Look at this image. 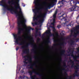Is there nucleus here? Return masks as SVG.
Wrapping results in <instances>:
<instances>
[{"label":"nucleus","instance_id":"obj_58","mask_svg":"<svg viewBox=\"0 0 79 79\" xmlns=\"http://www.w3.org/2000/svg\"><path fill=\"white\" fill-rule=\"evenodd\" d=\"M68 56H71V55H70V54H69L68 55Z\"/></svg>","mask_w":79,"mask_h":79},{"label":"nucleus","instance_id":"obj_56","mask_svg":"<svg viewBox=\"0 0 79 79\" xmlns=\"http://www.w3.org/2000/svg\"><path fill=\"white\" fill-rule=\"evenodd\" d=\"M46 3H46V2H44L43 3H44V4H46Z\"/></svg>","mask_w":79,"mask_h":79},{"label":"nucleus","instance_id":"obj_39","mask_svg":"<svg viewBox=\"0 0 79 79\" xmlns=\"http://www.w3.org/2000/svg\"><path fill=\"white\" fill-rule=\"evenodd\" d=\"M26 60H25V61H23V63H26V64H27V62H26Z\"/></svg>","mask_w":79,"mask_h":79},{"label":"nucleus","instance_id":"obj_50","mask_svg":"<svg viewBox=\"0 0 79 79\" xmlns=\"http://www.w3.org/2000/svg\"><path fill=\"white\" fill-rule=\"evenodd\" d=\"M79 40V39L77 38V39H76V40H77V41H78Z\"/></svg>","mask_w":79,"mask_h":79},{"label":"nucleus","instance_id":"obj_48","mask_svg":"<svg viewBox=\"0 0 79 79\" xmlns=\"http://www.w3.org/2000/svg\"><path fill=\"white\" fill-rule=\"evenodd\" d=\"M55 23L52 22V25H55Z\"/></svg>","mask_w":79,"mask_h":79},{"label":"nucleus","instance_id":"obj_51","mask_svg":"<svg viewBox=\"0 0 79 79\" xmlns=\"http://www.w3.org/2000/svg\"><path fill=\"white\" fill-rule=\"evenodd\" d=\"M70 39V38L69 37H67V39Z\"/></svg>","mask_w":79,"mask_h":79},{"label":"nucleus","instance_id":"obj_49","mask_svg":"<svg viewBox=\"0 0 79 79\" xmlns=\"http://www.w3.org/2000/svg\"><path fill=\"white\" fill-rule=\"evenodd\" d=\"M44 35H45V33H44L42 36V37H44Z\"/></svg>","mask_w":79,"mask_h":79},{"label":"nucleus","instance_id":"obj_30","mask_svg":"<svg viewBox=\"0 0 79 79\" xmlns=\"http://www.w3.org/2000/svg\"><path fill=\"white\" fill-rule=\"evenodd\" d=\"M71 50H72V48H69L68 50H69V52H68V53H69V52L71 51Z\"/></svg>","mask_w":79,"mask_h":79},{"label":"nucleus","instance_id":"obj_45","mask_svg":"<svg viewBox=\"0 0 79 79\" xmlns=\"http://www.w3.org/2000/svg\"><path fill=\"white\" fill-rule=\"evenodd\" d=\"M66 17H64V18L61 19H61V20H63V19H64Z\"/></svg>","mask_w":79,"mask_h":79},{"label":"nucleus","instance_id":"obj_8","mask_svg":"<svg viewBox=\"0 0 79 79\" xmlns=\"http://www.w3.org/2000/svg\"><path fill=\"white\" fill-rule=\"evenodd\" d=\"M46 34H48L49 35V37H51V36H53V37H55V34H52L51 33V30H47V31L45 32Z\"/></svg>","mask_w":79,"mask_h":79},{"label":"nucleus","instance_id":"obj_34","mask_svg":"<svg viewBox=\"0 0 79 79\" xmlns=\"http://www.w3.org/2000/svg\"><path fill=\"white\" fill-rule=\"evenodd\" d=\"M19 47H16V51H18V49H19Z\"/></svg>","mask_w":79,"mask_h":79},{"label":"nucleus","instance_id":"obj_24","mask_svg":"<svg viewBox=\"0 0 79 79\" xmlns=\"http://www.w3.org/2000/svg\"><path fill=\"white\" fill-rule=\"evenodd\" d=\"M47 44H49V43H50V38H48V40L46 42Z\"/></svg>","mask_w":79,"mask_h":79},{"label":"nucleus","instance_id":"obj_53","mask_svg":"<svg viewBox=\"0 0 79 79\" xmlns=\"http://www.w3.org/2000/svg\"><path fill=\"white\" fill-rule=\"evenodd\" d=\"M61 5H60V6H58V8H61Z\"/></svg>","mask_w":79,"mask_h":79},{"label":"nucleus","instance_id":"obj_17","mask_svg":"<svg viewBox=\"0 0 79 79\" xmlns=\"http://www.w3.org/2000/svg\"><path fill=\"white\" fill-rule=\"evenodd\" d=\"M73 4L75 6H76V5L77 4V0H74L73 1Z\"/></svg>","mask_w":79,"mask_h":79},{"label":"nucleus","instance_id":"obj_19","mask_svg":"<svg viewBox=\"0 0 79 79\" xmlns=\"http://www.w3.org/2000/svg\"><path fill=\"white\" fill-rule=\"evenodd\" d=\"M61 70H62V71H65V72H67V71H69V69H61Z\"/></svg>","mask_w":79,"mask_h":79},{"label":"nucleus","instance_id":"obj_10","mask_svg":"<svg viewBox=\"0 0 79 79\" xmlns=\"http://www.w3.org/2000/svg\"><path fill=\"white\" fill-rule=\"evenodd\" d=\"M22 52L23 53H24V54H29V53L30 51L29 49H26L24 50H22Z\"/></svg>","mask_w":79,"mask_h":79},{"label":"nucleus","instance_id":"obj_40","mask_svg":"<svg viewBox=\"0 0 79 79\" xmlns=\"http://www.w3.org/2000/svg\"><path fill=\"white\" fill-rule=\"evenodd\" d=\"M31 40L33 43L34 42V40L33 39V38H32V39Z\"/></svg>","mask_w":79,"mask_h":79},{"label":"nucleus","instance_id":"obj_9","mask_svg":"<svg viewBox=\"0 0 79 79\" xmlns=\"http://www.w3.org/2000/svg\"><path fill=\"white\" fill-rule=\"evenodd\" d=\"M71 64H72L71 66V68H74L75 69H79V65L77 64V66L74 65V62Z\"/></svg>","mask_w":79,"mask_h":79},{"label":"nucleus","instance_id":"obj_5","mask_svg":"<svg viewBox=\"0 0 79 79\" xmlns=\"http://www.w3.org/2000/svg\"><path fill=\"white\" fill-rule=\"evenodd\" d=\"M31 45L33 47V48L31 49V51L33 52L35 54L36 53V48L35 46V44H33L32 42H31L28 43H27L25 46H22L21 47V48L22 49H25L26 48H28L29 46Z\"/></svg>","mask_w":79,"mask_h":79},{"label":"nucleus","instance_id":"obj_29","mask_svg":"<svg viewBox=\"0 0 79 79\" xmlns=\"http://www.w3.org/2000/svg\"><path fill=\"white\" fill-rule=\"evenodd\" d=\"M40 38H38L37 39V42H40Z\"/></svg>","mask_w":79,"mask_h":79},{"label":"nucleus","instance_id":"obj_15","mask_svg":"<svg viewBox=\"0 0 79 79\" xmlns=\"http://www.w3.org/2000/svg\"><path fill=\"white\" fill-rule=\"evenodd\" d=\"M65 42L64 41H63V42L62 43H60L59 44V45H60V46H64V44H65Z\"/></svg>","mask_w":79,"mask_h":79},{"label":"nucleus","instance_id":"obj_25","mask_svg":"<svg viewBox=\"0 0 79 79\" xmlns=\"http://www.w3.org/2000/svg\"><path fill=\"white\" fill-rule=\"evenodd\" d=\"M74 62V61H73L71 59H70L69 61L68 62V63H71V64Z\"/></svg>","mask_w":79,"mask_h":79},{"label":"nucleus","instance_id":"obj_12","mask_svg":"<svg viewBox=\"0 0 79 79\" xmlns=\"http://www.w3.org/2000/svg\"><path fill=\"white\" fill-rule=\"evenodd\" d=\"M31 29L32 31H34V28H32V27H27V31L28 32H29V31H31Z\"/></svg>","mask_w":79,"mask_h":79},{"label":"nucleus","instance_id":"obj_35","mask_svg":"<svg viewBox=\"0 0 79 79\" xmlns=\"http://www.w3.org/2000/svg\"><path fill=\"white\" fill-rule=\"evenodd\" d=\"M20 73H24V71H23V70H22L20 71Z\"/></svg>","mask_w":79,"mask_h":79},{"label":"nucleus","instance_id":"obj_47","mask_svg":"<svg viewBox=\"0 0 79 79\" xmlns=\"http://www.w3.org/2000/svg\"><path fill=\"white\" fill-rule=\"evenodd\" d=\"M71 32L72 33V34L73 33V32H74V31H73V30H72L71 31Z\"/></svg>","mask_w":79,"mask_h":79},{"label":"nucleus","instance_id":"obj_33","mask_svg":"<svg viewBox=\"0 0 79 79\" xmlns=\"http://www.w3.org/2000/svg\"><path fill=\"white\" fill-rule=\"evenodd\" d=\"M57 27L58 28H60V27H61V25H59L57 26Z\"/></svg>","mask_w":79,"mask_h":79},{"label":"nucleus","instance_id":"obj_1","mask_svg":"<svg viewBox=\"0 0 79 79\" xmlns=\"http://www.w3.org/2000/svg\"><path fill=\"white\" fill-rule=\"evenodd\" d=\"M18 2H16V1L14 2V0H12L11 1H9L8 2V3L9 4H12V5H15V4H16L17 6H16V5H15L14 9H15V10H14L13 9V7L11 5H10V6L12 8H10L8 6H6V5H4L6 2V0H2L1 1H0V5H1L4 8H5L8 10V11H10L11 13H13V12H14L15 14H16V16H19L17 18V24H18V27H21V25L22 26H26V20L24 19L23 14V12L21 10V9L20 8L19 6V0H18Z\"/></svg>","mask_w":79,"mask_h":79},{"label":"nucleus","instance_id":"obj_2","mask_svg":"<svg viewBox=\"0 0 79 79\" xmlns=\"http://www.w3.org/2000/svg\"><path fill=\"white\" fill-rule=\"evenodd\" d=\"M38 0H35L34 1V3L35 4V8L33 10L35 15L33 20V21H35V20L38 21V19L42 18V19H40L38 21H44V18L45 17L46 15L45 14L42 13L40 10L43 9L45 10H48V8H50V6H46L45 8H40L39 9H38L39 6H40L41 5V4L38 2Z\"/></svg>","mask_w":79,"mask_h":79},{"label":"nucleus","instance_id":"obj_14","mask_svg":"<svg viewBox=\"0 0 79 79\" xmlns=\"http://www.w3.org/2000/svg\"><path fill=\"white\" fill-rule=\"evenodd\" d=\"M57 10H56L54 14L53 15V19H55L56 18V15L57 14Z\"/></svg>","mask_w":79,"mask_h":79},{"label":"nucleus","instance_id":"obj_16","mask_svg":"<svg viewBox=\"0 0 79 79\" xmlns=\"http://www.w3.org/2000/svg\"><path fill=\"white\" fill-rule=\"evenodd\" d=\"M64 61H65V60H64V61L63 62V66L64 68H67V66H66V62H65Z\"/></svg>","mask_w":79,"mask_h":79},{"label":"nucleus","instance_id":"obj_20","mask_svg":"<svg viewBox=\"0 0 79 79\" xmlns=\"http://www.w3.org/2000/svg\"><path fill=\"white\" fill-rule=\"evenodd\" d=\"M64 1H65V0H62L61 1H59L58 4H60V3H62V4H64V3L62 2H64Z\"/></svg>","mask_w":79,"mask_h":79},{"label":"nucleus","instance_id":"obj_6","mask_svg":"<svg viewBox=\"0 0 79 79\" xmlns=\"http://www.w3.org/2000/svg\"><path fill=\"white\" fill-rule=\"evenodd\" d=\"M74 32H76V33H74V37H76L79 34V25L76 26L75 29H74Z\"/></svg>","mask_w":79,"mask_h":79},{"label":"nucleus","instance_id":"obj_41","mask_svg":"<svg viewBox=\"0 0 79 79\" xmlns=\"http://www.w3.org/2000/svg\"><path fill=\"white\" fill-rule=\"evenodd\" d=\"M39 36H41V33H40V32H39Z\"/></svg>","mask_w":79,"mask_h":79},{"label":"nucleus","instance_id":"obj_64","mask_svg":"<svg viewBox=\"0 0 79 79\" xmlns=\"http://www.w3.org/2000/svg\"><path fill=\"white\" fill-rule=\"evenodd\" d=\"M70 3H71V2H70Z\"/></svg>","mask_w":79,"mask_h":79},{"label":"nucleus","instance_id":"obj_4","mask_svg":"<svg viewBox=\"0 0 79 79\" xmlns=\"http://www.w3.org/2000/svg\"><path fill=\"white\" fill-rule=\"evenodd\" d=\"M32 69V71H29L28 72V73L29 74V75L30 76V77L31 79H35V78H36V76L35 75H34L33 76H32V75L33 73H35V74H36V75H38L39 76H40V77H42L44 75L43 74H40L38 72H35V71L34 70V68L33 67V69ZM36 79H39L38 78H36Z\"/></svg>","mask_w":79,"mask_h":79},{"label":"nucleus","instance_id":"obj_61","mask_svg":"<svg viewBox=\"0 0 79 79\" xmlns=\"http://www.w3.org/2000/svg\"><path fill=\"white\" fill-rule=\"evenodd\" d=\"M26 78H28V77H26Z\"/></svg>","mask_w":79,"mask_h":79},{"label":"nucleus","instance_id":"obj_36","mask_svg":"<svg viewBox=\"0 0 79 79\" xmlns=\"http://www.w3.org/2000/svg\"><path fill=\"white\" fill-rule=\"evenodd\" d=\"M53 22L55 23V19H53Z\"/></svg>","mask_w":79,"mask_h":79},{"label":"nucleus","instance_id":"obj_60","mask_svg":"<svg viewBox=\"0 0 79 79\" xmlns=\"http://www.w3.org/2000/svg\"><path fill=\"white\" fill-rule=\"evenodd\" d=\"M23 79H24V77H23Z\"/></svg>","mask_w":79,"mask_h":79},{"label":"nucleus","instance_id":"obj_32","mask_svg":"<svg viewBox=\"0 0 79 79\" xmlns=\"http://www.w3.org/2000/svg\"><path fill=\"white\" fill-rule=\"evenodd\" d=\"M55 35L56 36H58V34L57 32H55Z\"/></svg>","mask_w":79,"mask_h":79},{"label":"nucleus","instance_id":"obj_22","mask_svg":"<svg viewBox=\"0 0 79 79\" xmlns=\"http://www.w3.org/2000/svg\"><path fill=\"white\" fill-rule=\"evenodd\" d=\"M74 53V50H73L70 53V54L71 55V56H72L73 57L74 56V54H73V53Z\"/></svg>","mask_w":79,"mask_h":79},{"label":"nucleus","instance_id":"obj_7","mask_svg":"<svg viewBox=\"0 0 79 79\" xmlns=\"http://www.w3.org/2000/svg\"><path fill=\"white\" fill-rule=\"evenodd\" d=\"M70 10L71 11H77L79 10V7L78 6H73L70 9Z\"/></svg>","mask_w":79,"mask_h":79},{"label":"nucleus","instance_id":"obj_42","mask_svg":"<svg viewBox=\"0 0 79 79\" xmlns=\"http://www.w3.org/2000/svg\"><path fill=\"white\" fill-rule=\"evenodd\" d=\"M64 15V14H63L60 17V18H61V17H63Z\"/></svg>","mask_w":79,"mask_h":79},{"label":"nucleus","instance_id":"obj_44","mask_svg":"<svg viewBox=\"0 0 79 79\" xmlns=\"http://www.w3.org/2000/svg\"><path fill=\"white\" fill-rule=\"evenodd\" d=\"M77 3H78V4H79V0H77Z\"/></svg>","mask_w":79,"mask_h":79},{"label":"nucleus","instance_id":"obj_38","mask_svg":"<svg viewBox=\"0 0 79 79\" xmlns=\"http://www.w3.org/2000/svg\"><path fill=\"white\" fill-rule=\"evenodd\" d=\"M22 6H23V7H24L25 6V4H24V3H22Z\"/></svg>","mask_w":79,"mask_h":79},{"label":"nucleus","instance_id":"obj_59","mask_svg":"<svg viewBox=\"0 0 79 79\" xmlns=\"http://www.w3.org/2000/svg\"><path fill=\"white\" fill-rule=\"evenodd\" d=\"M37 29H37V28H36V31H37Z\"/></svg>","mask_w":79,"mask_h":79},{"label":"nucleus","instance_id":"obj_43","mask_svg":"<svg viewBox=\"0 0 79 79\" xmlns=\"http://www.w3.org/2000/svg\"><path fill=\"white\" fill-rule=\"evenodd\" d=\"M60 61H61V62L62 61V58H61V57H60Z\"/></svg>","mask_w":79,"mask_h":79},{"label":"nucleus","instance_id":"obj_55","mask_svg":"<svg viewBox=\"0 0 79 79\" xmlns=\"http://www.w3.org/2000/svg\"><path fill=\"white\" fill-rule=\"evenodd\" d=\"M64 38H62V40H64Z\"/></svg>","mask_w":79,"mask_h":79},{"label":"nucleus","instance_id":"obj_63","mask_svg":"<svg viewBox=\"0 0 79 79\" xmlns=\"http://www.w3.org/2000/svg\"><path fill=\"white\" fill-rule=\"evenodd\" d=\"M62 47H60V48H62Z\"/></svg>","mask_w":79,"mask_h":79},{"label":"nucleus","instance_id":"obj_26","mask_svg":"<svg viewBox=\"0 0 79 79\" xmlns=\"http://www.w3.org/2000/svg\"><path fill=\"white\" fill-rule=\"evenodd\" d=\"M64 21L65 22L64 23V24H66L67 23H68V21H67V19H65L64 20Z\"/></svg>","mask_w":79,"mask_h":79},{"label":"nucleus","instance_id":"obj_62","mask_svg":"<svg viewBox=\"0 0 79 79\" xmlns=\"http://www.w3.org/2000/svg\"><path fill=\"white\" fill-rule=\"evenodd\" d=\"M63 31H62V33H63Z\"/></svg>","mask_w":79,"mask_h":79},{"label":"nucleus","instance_id":"obj_31","mask_svg":"<svg viewBox=\"0 0 79 79\" xmlns=\"http://www.w3.org/2000/svg\"><path fill=\"white\" fill-rule=\"evenodd\" d=\"M33 58H34V59H37V57L36 56H33Z\"/></svg>","mask_w":79,"mask_h":79},{"label":"nucleus","instance_id":"obj_27","mask_svg":"<svg viewBox=\"0 0 79 79\" xmlns=\"http://www.w3.org/2000/svg\"><path fill=\"white\" fill-rule=\"evenodd\" d=\"M52 27L53 29V32H55V31H56L55 28L54 27Z\"/></svg>","mask_w":79,"mask_h":79},{"label":"nucleus","instance_id":"obj_13","mask_svg":"<svg viewBox=\"0 0 79 79\" xmlns=\"http://www.w3.org/2000/svg\"><path fill=\"white\" fill-rule=\"evenodd\" d=\"M65 53H66V51L65 50H62L61 51V53L60 55L62 56V55H65Z\"/></svg>","mask_w":79,"mask_h":79},{"label":"nucleus","instance_id":"obj_54","mask_svg":"<svg viewBox=\"0 0 79 79\" xmlns=\"http://www.w3.org/2000/svg\"><path fill=\"white\" fill-rule=\"evenodd\" d=\"M26 38H30V37L29 36H27Z\"/></svg>","mask_w":79,"mask_h":79},{"label":"nucleus","instance_id":"obj_46","mask_svg":"<svg viewBox=\"0 0 79 79\" xmlns=\"http://www.w3.org/2000/svg\"><path fill=\"white\" fill-rule=\"evenodd\" d=\"M54 43H56V40H54Z\"/></svg>","mask_w":79,"mask_h":79},{"label":"nucleus","instance_id":"obj_18","mask_svg":"<svg viewBox=\"0 0 79 79\" xmlns=\"http://www.w3.org/2000/svg\"><path fill=\"white\" fill-rule=\"evenodd\" d=\"M71 43H70V45H74V41L72 39L70 40Z\"/></svg>","mask_w":79,"mask_h":79},{"label":"nucleus","instance_id":"obj_23","mask_svg":"<svg viewBox=\"0 0 79 79\" xmlns=\"http://www.w3.org/2000/svg\"><path fill=\"white\" fill-rule=\"evenodd\" d=\"M68 77L69 78V79H71V78H72V77H73V76H67L66 77V79H68Z\"/></svg>","mask_w":79,"mask_h":79},{"label":"nucleus","instance_id":"obj_37","mask_svg":"<svg viewBox=\"0 0 79 79\" xmlns=\"http://www.w3.org/2000/svg\"><path fill=\"white\" fill-rule=\"evenodd\" d=\"M64 74L66 76H68V73H67L64 72Z\"/></svg>","mask_w":79,"mask_h":79},{"label":"nucleus","instance_id":"obj_21","mask_svg":"<svg viewBox=\"0 0 79 79\" xmlns=\"http://www.w3.org/2000/svg\"><path fill=\"white\" fill-rule=\"evenodd\" d=\"M38 31H39V29H37V30L36 31V33L35 34V37H37V36H38V33H37V32H38Z\"/></svg>","mask_w":79,"mask_h":79},{"label":"nucleus","instance_id":"obj_57","mask_svg":"<svg viewBox=\"0 0 79 79\" xmlns=\"http://www.w3.org/2000/svg\"><path fill=\"white\" fill-rule=\"evenodd\" d=\"M48 48H51V47L50 46H48Z\"/></svg>","mask_w":79,"mask_h":79},{"label":"nucleus","instance_id":"obj_52","mask_svg":"<svg viewBox=\"0 0 79 79\" xmlns=\"http://www.w3.org/2000/svg\"><path fill=\"white\" fill-rule=\"evenodd\" d=\"M56 45V44H53V46H55Z\"/></svg>","mask_w":79,"mask_h":79},{"label":"nucleus","instance_id":"obj_28","mask_svg":"<svg viewBox=\"0 0 79 79\" xmlns=\"http://www.w3.org/2000/svg\"><path fill=\"white\" fill-rule=\"evenodd\" d=\"M52 2L55 3L57 2V0H53Z\"/></svg>","mask_w":79,"mask_h":79},{"label":"nucleus","instance_id":"obj_11","mask_svg":"<svg viewBox=\"0 0 79 79\" xmlns=\"http://www.w3.org/2000/svg\"><path fill=\"white\" fill-rule=\"evenodd\" d=\"M73 77H75L76 76L78 77L79 76V74H78V72L77 70H76L75 71V73L73 74Z\"/></svg>","mask_w":79,"mask_h":79},{"label":"nucleus","instance_id":"obj_3","mask_svg":"<svg viewBox=\"0 0 79 79\" xmlns=\"http://www.w3.org/2000/svg\"><path fill=\"white\" fill-rule=\"evenodd\" d=\"M22 55L23 58H25V61H28L30 63L28 65V66H30V67L28 68V69H33V66H35L36 67H37V66L36 65V63H34L33 64H32V58L30 57L29 56H23V54H22Z\"/></svg>","mask_w":79,"mask_h":79}]
</instances>
